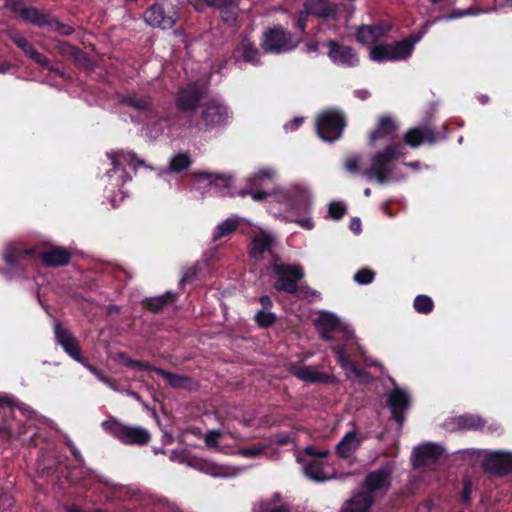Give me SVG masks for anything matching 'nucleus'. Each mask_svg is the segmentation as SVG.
<instances>
[{"mask_svg": "<svg viewBox=\"0 0 512 512\" xmlns=\"http://www.w3.org/2000/svg\"><path fill=\"white\" fill-rule=\"evenodd\" d=\"M268 212L286 223H295L305 230H312L315 223L311 216L313 194L311 188L301 182L279 186L269 194Z\"/></svg>", "mask_w": 512, "mask_h": 512, "instance_id": "obj_1", "label": "nucleus"}, {"mask_svg": "<svg viewBox=\"0 0 512 512\" xmlns=\"http://www.w3.org/2000/svg\"><path fill=\"white\" fill-rule=\"evenodd\" d=\"M315 325L321 337L327 341L341 340L342 344H335L331 348L335 351L337 361L349 378H360L362 371L349 359L356 351L364 356V351L357 342L354 332L343 325L339 318L327 311H321L315 320Z\"/></svg>", "mask_w": 512, "mask_h": 512, "instance_id": "obj_2", "label": "nucleus"}, {"mask_svg": "<svg viewBox=\"0 0 512 512\" xmlns=\"http://www.w3.org/2000/svg\"><path fill=\"white\" fill-rule=\"evenodd\" d=\"M390 29L389 26L373 25L362 26L357 31V40L364 45H373L370 48V59L375 62H393L408 59L415 45L423 34L414 35L402 41L388 44H376Z\"/></svg>", "mask_w": 512, "mask_h": 512, "instance_id": "obj_3", "label": "nucleus"}, {"mask_svg": "<svg viewBox=\"0 0 512 512\" xmlns=\"http://www.w3.org/2000/svg\"><path fill=\"white\" fill-rule=\"evenodd\" d=\"M0 414L4 416L0 423V435L9 438H22L31 443L37 435L36 423L41 420L37 414L24 404H17L12 396L0 395Z\"/></svg>", "mask_w": 512, "mask_h": 512, "instance_id": "obj_4", "label": "nucleus"}, {"mask_svg": "<svg viewBox=\"0 0 512 512\" xmlns=\"http://www.w3.org/2000/svg\"><path fill=\"white\" fill-rule=\"evenodd\" d=\"M403 155V147L399 143H392L383 151L370 157L371 166L363 171V175L367 180L375 181L378 184L401 180L405 176L402 172L403 167L418 169L420 166L419 162L396 163V160Z\"/></svg>", "mask_w": 512, "mask_h": 512, "instance_id": "obj_5", "label": "nucleus"}, {"mask_svg": "<svg viewBox=\"0 0 512 512\" xmlns=\"http://www.w3.org/2000/svg\"><path fill=\"white\" fill-rule=\"evenodd\" d=\"M107 156L111 160L112 169L106 174L108 179L106 193L112 207H116L124 199V193L120 188L131 180V175L127 172L126 167L136 169L138 166L144 165V161L137 159L136 155L129 151H112L107 153Z\"/></svg>", "mask_w": 512, "mask_h": 512, "instance_id": "obj_6", "label": "nucleus"}, {"mask_svg": "<svg viewBox=\"0 0 512 512\" xmlns=\"http://www.w3.org/2000/svg\"><path fill=\"white\" fill-rule=\"evenodd\" d=\"M304 453L310 456L306 459L303 456H298V462L302 463V470L305 476L316 482H324L333 477V472L327 462L323 459L329 455V450H318L315 447L308 446L304 449Z\"/></svg>", "mask_w": 512, "mask_h": 512, "instance_id": "obj_7", "label": "nucleus"}, {"mask_svg": "<svg viewBox=\"0 0 512 512\" xmlns=\"http://www.w3.org/2000/svg\"><path fill=\"white\" fill-rule=\"evenodd\" d=\"M179 0H158L145 13V22L161 29H170L179 19Z\"/></svg>", "mask_w": 512, "mask_h": 512, "instance_id": "obj_8", "label": "nucleus"}, {"mask_svg": "<svg viewBox=\"0 0 512 512\" xmlns=\"http://www.w3.org/2000/svg\"><path fill=\"white\" fill-rule=\"evenodd\" d=\"M101 426L107 433L125 445H145L150 440V433L146 429L124 425L113 417L103 421Z\"/></svg>", "mask_w": 512, "mask_h": 512, "instance_id": "obj_9", "label": "nucleus"}, {"mask_svg": "<svg viewBox=\"0 0 512 512\" xmlns=\"http://www.w3.org/2000/svg\"><path fill=\"white\" fill-rule=\"evenodd\" d=\"M346 122L343 114L335 109L321 112L316 119L318 136L326 141L333 142L340 138Z\"/></svg>", "mask_w": 512, "mask_h": 512, "instance_id": "obj_10", "label": "nucleus"}, {"mask_svg": "<svg viewBox=\"0 0 512 512\" xmlns=\"http://www.w3.org/2000/svg\"><path fill=\"white\" fill-rule=\"evenodd\" d=\"M248 234L250 237L248 248L250 258L260 261L266 254H272L273 248L277 243L276 235L272 231L252 225Z\"/></svg>", "mask_w": 512, "mask_h": 512, "instance_id": "obj_11", "label": "nucleus"}, {"mask_svg": "<svg viewBox=\"0 0 512 512\" xmlns=\"http://www.w3.org/2000/svg\"><path fill=\"white\" fill-rule=\"evenodd\" d=\"M297 45L298 42L292 39L291 34L281 27L267 30L261 41V47L266 53H286L296 48Z\"/></svg>", "mask_w": 512, "mask_h": 512, "instance_id": "obj_12", "label": "nucleus"}, {"mask_svg": "<svg viewBox=\"0 0 512 512\" xmlns=\"http://www.w3.org/2000/svg\"><path fill=\"white\" fill-rule=\"evenodd\" d=\"M277 176V170L272 166L261 167L255 170L247 177V184L249 189H243L239 192V195L244 197L250 195L256 202H260L269 197L268 192L263 190H257L258 187L263 186L268 181L275 179Z\"/></svg>", "mask_w": 512, "mask_h": 512, "instance_id": "obj_13", "label": "nucleus"}, {"mask_svg": "<svg viewBox=\"0 0 512 512\" xmlns=\"http://www.w3.org/2000/svg\"><path fill=\"white\" fill-rule=\"evenodd\" d=\"M275 288L287 293H295L298 289V281L304 276V271L298 265L275 264Z\"/></svg>", "mask_w": 512, "mask_h": 512, "instance_id": "obj_14", "label": "nucleus"}, {"mask_svg": "<svg viewBox=\"0 0 512 512\" xmlns=\"http://www.w3.org/2000/svg\"><path fill=\"white\" fill-rule=\"evenodd\" d=\"M205 95L206 89L202 84H199V82L189 83L178 90L175 103L182 111H194Z\"/></svg>", "mask_w": 512, "mask_h": 512, "instance_id": "obj_15", "label": "nucleus"}, {"mask_svg": "<svg viewBox=\"0 0 512 512\" xmlns=\"http://www.w3.org/2000/svg\"><path fill=\"white\" fill-rule=\"evenodd\" d=\"M228 119L229 112L227 107L217 100H212L202 107L200 124L206 129H213L225 125Z\"/></svg>", "mask_w": 512, "mask_h": 512, "instance_id": "obj_16", "label": "nucleus"}, {"mask_svg": "<svg viewBox=\"0 0 512 512\" xmlns=\"http://www.w3.org/2000/svg\"><path fill=\"white\" fill-rule=\"evenodd\" d=\"M483 468L496 475L504 476L512 471V452L487 451L483 459Z\"/></svg>", "mask_w": 512, "mask_h": 512, "instance_id": "obj_17", "label": "nucleus"}, {"mask_svg": "<svg viewBox=\"0 0 512 512\" xmlns=\"http://www.w3.org/2000/svg\"><path fill=\"white\" fill-rule=\"evenodd\" d=\"M326 46L328 47V57L334 64L343 67L358 65L359 58L351 47L339 44L334 40L328 41Z\"/></svg>", "mask_w": 512, "mask_h": 512, "instance_id": "obj_18", "label": "nucleus"}, {"mask_svg": "<svg viewBox=\"0 0 512 512\" xmlns=\"http://www.w3.org/2000/svg\"><path fill=\"white\" fill-rule=\"evenodd\" d=\"M188 466L196 470H199L207 475L217 478H230L237 475L240 472L239 469L224 465H218L212 461L198 457H192L191 459H189Z\"/></svg>", "mask_w": 512, "mask_h": 512, "instance_id": "obj_19", "label": "nucleus"}, {"mask_svg": "<svg viewBox=\"0 0 512 512\" xmlns=\"http://www.w3.org/2000/svg\"><path fill=\"white\" fill-rule=\"evenodd\" d=\"M304 6L305 10L300 13L297 21V26L302 30L305 28L308 14L328 18L335 13V8L326 0H307Z\"/></svg>", "mask_w": 512, "mask_h": 512, "instance_id": "obj_20", "label": "nucleus"}, {"mask_svg": "<svg viewBox=\"0 0 512 512\" xmlns=\"http://www.w3.org/2000/svg\"><path fill=\"white\" fill-rule=\"evenodd\" d=\"M443 452V448L434 443L420 445L413 450L412 463L416 467L434 463L442 456Z\"/></svg>", "mask_w": 512, "mask_h": 512, "instance_id": "obj_21", "label": "nucleus"}, {"mask_svg": "<svg viewBox=\"0 0 512 512\" xmlns=\"http://www.w3.org/2000/svg\"><path fill=\"white\" fill-rule=\"evenodd\" d=\"M180 126L174 118H161L147 126V136L156 140L162 136L174 138L178 134Z\"/></svg>", "mask_w": 512, "mask_h": 512, "instance_id": "obj_22", "label": "nucleus"}, {"mask_svg": "<svg viewBox=\"0 0 512 512\" xmlns=\"http://www.w3.org/2000/svg\"><path fill=\"white\" fill-rule=\"evenodd\" d=\"M54 332L57 342L62 346L65 352L78 362H82L78 342L73 334L64 329L58 322L54 323Z\"/></svg>", "mask_w": 512, "mask_h": 512, "instance_id": "obj_23", "label": "nucleus"}, {"mask_svg": "<svg viewBox=\"0 0 512 512\" xmlns=\"http://www.w3.org/2000/svg\"><path fill=\"white\" fill-rule=\"evenodd\" d=\"M439 137L430 125H423L409 129L404 135V141L410 147L416 148L422 143H435Z\"/></svg>", "mask_w": 512, "mask_h": 512, "instance_id": "obj_24", "label": "nucleus"}, {"mask_svg": "<svg viewBox=\"0 0 512 512\" xmlns=\"http://www.w3.org/2000/svg\"><path fill=\"white\" fill-rule=\"evenodd\" d=\"M366 436L358 431L347 432L336 445V452L341 458L351 457L361 446Z\"/></svg>", "mask_w": 512, "mask_h": 512, "instance_id": "obj_25", "label": "nucleus"}, {"mask_svg": "<svg viewBox=\"0 0 512 512\" xmlns=\"http://www.w3.org/2000/svg\"><path fill=\"white\" fill-rule=\"evenodd\" d=\"M392 468L389 465L371 472L365 480L366 492L372 495V492L385 491L390 486V475Z\"/></svg>", "mask_w": 512, "mask_h": 512, "instance_id": "obj_26", "label": "nucleus"}, {"mask_svg": "<svg viewBox=\"0 0 512 512\" xmlns=\"http://www.w3.org/2000/svg\"><path fill=\"white\" fill-rule=\"evenodd\" d=\"M410 405V396L407 391L395 388L389 395V406L392 410L394 419L402 424L404 421L403 412Z\"/></svg>", "mask_w": 512, "mask_h": 512, "instance_id": "obj_27", "label": "nucleus"}, {"mask_svg": "<svg viewBox=\"0 0 512 512\" xmlns=\"http://www.w3.org/2000/svg\"><path fill=\"white\" fill-rule=\"evenodd\" d=\"M397 125L389 117H382L379 120L377 129L370 134L369 140L373 145L377 140H384L387 143L386 147L395 142Z\"/></svg>", "mask_w": 512, "mask_h": 512, "instance_id": "obj_28", "label": "nucleus"}, {"mask_svg": "<svg viewBox=\"0 0 512 512\" xmlns=\"http://www.w3.org/2000/svg\"><path fill=\"white\" fill-rule=\"evenodd\" d=\"M233 58L236 63L240 61H244L252 65H258L260 63V53L255 43L247 37L241 40L234 51Z\"/></svg>", "mask_w": 512, "mask_h": 512, "instance_id": "obj_29", "label": "nucleus"}, {"mask_svg": "<svg viewBox=\"0 0 512 512\" xmlns=\"http://www.w3.org/2000/svg\"><path fill=\"white\" fill-rule=\"evenodd\" d=\"M11 9L23 20L27 22H31L37 26L43 27L47 25H51L50 20L47 18L45 14L40 13L37 9L33 7L24 6L20 2H11Z\"/></svg>", "mask_w": 512, "mask_h": 512, "instance_id": "obj_30", "label": "nucleus"}, {"mask_svg": "<svg viewBox=\"0 0 512 512\" xmlns=\"http://www.w3.org/2000/svg\"><path fill=\"white\" fill-rule=\"evenodd\" d=\"M290 372L307 383H328L331 380L328 374L306 365H291Z\"/></svg>", "mask_w": 512, "mask_h": 512, "instance_id": "obj_31", "label": "nucleus"}, {"mask_svg": "<svg viewBox=\"0 0 512 512\" xmlns=\"http://www.w3.org/2000/svg\"><path fill=\"white\" fill-rule=\"evenodd\" d=\"M70 253L60 247H54L48 251L40 253V258L46 266H64L70 260Z\"/></svg>", "mask_w": 512, "mask_h": 512, "instance_id": "obj_32", "label": "nucleus"}, {"mask_svg": "<svg viewBox=\"0 0 512 512\" xmlns=\"http://www.w3.org/2000/svg\"><path fill=\"white\" fill-rule=\"evenodd\" d=\"M373 501V495L370 493H358L349 502H347L341 512H368Z\"/></svg>", "mask_w": 512, "mask_h": 512, "instance_id": "obj_33", "label": "nucleus"}, {"mask_svg": "<svg viewBox=\"0 0 512 512\" xmlns=\"http://www.w3.org/2000/svg\"><path fill=\"white\" fill-rule=\"evenodd\" d=\"M244 219L239 217L227 218L220 222L214 229L212 234V241L217 242L222 238L231 235Z\"/></svg>", "mask_w": 512, "mask_h": 512, "instance_id": "obj_34", "label": "nucleus"}, {"mask_svg": "<svg viewBox=\"0 0 512 512\" xmlns=\"http://www.w3.org/2000/svg\"><path fill=\"white\" fill-rule=\"evenodd\" d=\"M215 173L201 172L196 175L194 180V188L202 195H214Z\"/></svg>", "mask_w": 512, "mask_h": 512, "instance_id": "obj_35", "label": "nucleus"}, {"mask_svg": "<svg viewBox=\"0 0 512 512\" xmlns=\"http://www.w3.org/2000/svg\"><path fill=\"white\" fill-rule=\"evenodd\" d=\"M28 254L29 252L27 250H22L18 244H9L4 248L1 256L7 265L11 268H15L17 267L19 260Z\"/></svg>", "mask_w": 512, "mask_h": 512, "instance_id": "obj_36", "label": "nucleus"}, {"mask_svg": "<svg viewBox=\"0 0 512 512\" xmlns=\"http://www.w3.org/2000/svg\"><path fill=\"white\" fill-rule=\"evenodd\" d=\"M192 164L191 156L186 152L177 153L169 163L168 168L163 171V175L169 172L178 173L187 169Z\"/></svg>", "mask_w": 512, "mask_h": 512, "instance_id": "obj_37", "label": "nucleus"}, {"mask_svg": "<svg viewBox=\"0 0 512 512\" xmlns=\"http://www.w3.org/2000/svg\"><path fill=\"white\" fill-rule=\"evenodd\" d=\"M221 17L225 23L233 24L238 17V0H227L225 4L218 7Z\"/></svg>", "mask_w": 512, "mask_h": 512, "instance_id": "obj_38", "label": "nucleus"}, {"mask_svg": "<svg viewBox=\"0 0 512 512\" xmlns=\"http://www.w3.org/2000/svg\"><path fill=\"white\" fill-rule=\"evenodd\" d=\"M456 422L461 429H478L483 426V420L472 414L461 415L456 419Z\"/></svg>", "mask_w": 512, "mask_h": 512, "instance_id": "obj_39", "label": "nucleus"}, {"mask_svg": "<svg viewBox=\"0 0 512 512\" xmlns=\"http://www.w3.org/2000/svg\"><path fill=\"white\" fill-rule=\"evenodd\" d=\"M153 370L156 371L161 376H163L172 387L184 388V387H186L187 383L189 382V379L186 377L172 374L170 372H167L165 370L158 369V368H153Z\"/></svg>", "mask_w": 512, "mask_h": 512, "instance_id": "obj_40", "label": "nucleus"}, {"mask_svg": "<svg viewBox=\"0 0 512 512\" xmlns=\"http://www.w3.org/2000/svg\"><path fill=\"white\" fill-rule=\"evenodd\" d=\"M214 195L226 196L229 194L228 189L231 184V178L226 175L215 174Z\"/></svg>", "mask_w": 512, "mask_h": 512, "instance_id": "obj_41", "label": "nucleus"}, {"mask_svg": "<svg viewBox=\"0 0 512 512\" xmlns=\"http://www.w3.org/2000/svg\"><path fill=\"white\" fill-rule=\"evenodd\" d=\"M414 309L421 314H428L433 310V300L427 295H418L414 299Z\"/></svg>", "mask_w": 512, "mask_h": 512, "instance_id": "obj_42", "label": "nucleus"}, {"mask_svg": "<svg viewBox=\"0 0 512 512\" xmlns=\"http://www.w3.org/2000/svg\"><path fill=\"white\" fill-rule=\"evenodd\" d=\"M255 321L261 327H269L276 321V315L270 310H259L255 314Z\"/></svg>", "mask_w": 512, "mask_h": 512, "instance_id": "obj_43", "label": "nucleus"}, {"mask_svg": "<svg viewBox=\"0 0 512 512\" xmlns=\"http://www.w3.org/2000/svg\"><path fill=\"white\" fill-rule=\"evenodd\" d=\"M268 444L254 445L250 448H243L237 451V454L246 458H256L262 455L268 448Z\"/></svg>", "mask_w": 512, "mask_h": 512, "instance_id": "obj_44", "label": "nucleus"}, {"mask_svg": "<svg viewBox=\"0 0 512 512\" xmlns=\"http://www.w3.org/2000/svg\"><path fill=\"white\" fill-rule=\"evenodd\" d=\"M175 298V294L172 292H167L161 297H156L150 300L149 307L154 311H160L163 309L164 305L167 302L173 301Z\"/></svg>", "mask_w": 512, "mask_h": 512, "instance_id": "obj_45", "label": "nucleus"}, {"mask_svg": "<svg viewBox=\"0 0 512 512\" xmlns=\"http://www.w3.org/2000/svg\"><path fill=\"white\" fill-rule=\"evenodd\" d=\"M252 512H288L282 507L275 506L270 500H261L257 502Z\"/></svg>", "mask_w": 512, "mask_h": 512, "instance_id": "obj_46", "label": "nucleus"}, {"mask_svg": "<svg viewBox=\"0 0 512 512\" xmlns=\"http://www.w3.org/2000/svg\"><path fill=\"white\" fill-rule=\"evenodd\" d=\"M225 436V433L218 430H210L208 431L204 436L205 444L208 447L216 448L218 447V441L220 439H223Z\"/></svg>", "mask_w": 512, "mask_h": 512, "instance_id": "obj_47", "label": "nucleus"}, {"mask_svg": "<svg viewBox=\"0 0 512 512\" xmlns=\"http://www.w3.org/2000/svg\"><path fill=\"white\" fill-rule=\"evenodd\" d=\"M375 277V273L369 269H360L355 275L354 280L360 285L370 284Z\"/></svg>", "mask_w": 512, "mask_h": 512, "instance_id": "obj_48", "label": "nucleus"}, {"mask_svg": "<svg viewBox=\"0 0 512 512\" xmlns=\"http://www.w3.org/2000/svg\"><path fill=\"white\" fill-rule=\"evenodd\" d=\"M346 212V206L342 202H331L329 204L328 213L329 217L334 220H339Z\"/></svg>", "mask_w": 512, "mask_h": 512, "instance_id": "obj_49", "label": "nucleus"}, {"mask_svg": "<svg viewBox=\"0 0 512 512\" xmlns=\"http://www.w3.org/2000/svg\"><path fill=\"white\" fill-rule=\"evenodd\" d=\"M119 358L121 359L122 363L128 367L134 368V369H140V370H153V367L148 365L145 362L133 360L124 354H120Z\"/></svg>", "mask_w": 512, "mask_h": 512, "instance_id": "obj_50", "label": "nucleus"}, {"mask_svg": "<svg viewBox=\"0 0 512 512\" xmlns=\"http://www.w3.org/2000/svg\"><path fill=\"white\" fill-rule=\"evenodd\" d=\"M361 157L358 155H351L345 159V168L352 174H357L361 171L360 169Z\"/></svg>", "mask_w": 512, "mask_h": 512, "instance_id": "obj_51", "label": "nucleus"}, {"mask_svg": "<svg viewBox=\"0 0 512 512\" xmlns=\"http://www.w3.org/2000/svg\"><path fill=\"white\" fill-rule=\"evenodd\" d=\"M11 39L26 55L31 49H33V46L19 33H14L11 36Z\"/></svg>", "mask_w": 512, "mask_h": 512, "instance_id": "obj_52", "label": "nucleus"}, {"mask_svg": "<svg viewBox=\"0 0 512 512\" xmlns=\"http://www.w3.org/2000/svg\"><path fill=\"white\" fill-rule=\"evenodd\" d=\"M123 102L137 110H146L149 108V103L144 99H137L134 97H126Z\"/></svg>", "mask_w": 512, "mask_h": 512, "instance_id": "obj_53", "label": "nucleus"}, {"mask_svg": "<svg viewBox=\"0 0 512 512\" xmlns=\"http://www.w3.org/2000/svg\"><path fill=\"white\" fill-rule=\"evenodd\" d=\"M27 56L30 57L36 63L40 64L41 66L46 67L49 70H52V68L49 66L48 60L39 52H37L34 48L28 52Z\"/></svg>", "mask_w": 512, "mask_h": 512, "instance_id": "obj_54", "label": "nucleus"}, {"mask_svg": "<svg viewBox=\"0 0 512 512\" xmlns=\"http://www.w3.org/2000/svg\"><path fill=\"white\" fill-rule=\"evenodd\" d=\"M271 443L277 444V445H288L294 443V438L292 437V434L290 433H281L279 435H276L272 440Z\"/></svg>", "mask_w": 512, "mask_h": 512, "instance_id": "obj_55", "label": "nucleus"}, {"mask_svg": "<svg viewBox=\"0 0 512 512\" xmlns=\"http://www.w3.org/2000/svg\"><path fill=\"white\" fill-rule=\"evenodd\" d=\"M14 504V500L11 495L5 493L0 496V509L5 511L11 508Z\"/></svg>", "mask_w": 512, "mask_h": 512, "instance_id": "obj_56", "label": "nucleus"}, {"mask_svg": "<svg viewBox=\"0 0 512 512\" xmlns=\"http://www.w3.org/2000/svg\"><path fill=\"white\" fill-rule=\"evenodd\" d=\"M302 123H303L302 117H295L289 123L284 125V129L286 131H294V130L298 129Z\"/></svg>", "mask_w": 512, "mask_h": 512, "instance_id": "obj_57", "label": "nucleus"}, {"mask_svg": "<svg viewBox=\"0 0 512 512\" xmlns=\"http://www.w3.org/2000/svg\"><path fill=\"white\" fill-rule=\"evenodd\" d=\"M476 14L477 13L471 12L470 10H462V11L456 12V13H454L452 15L443 17L442 19L450 20V19L460 18V17H463L465 15H476ZM440 19L441 18H438L437 20H440Z\"/></svg>", "mask_w": 512, "mask_h": 512, "instance_id": "obj_58", "label": "nucleus"}, {"mask_svg": "<svg viewBox=\"0 0 512 512\" xmlns=\"http://www.w3.org/2000/svg\"><path fill=\"white\" fill-rule=\"evenodd\" d=\"M68 445L71 449V452L75 458V460L79 463V464H83L84 462V459L80 453V451L75 447V445L72 443V442H68Z\"/></svg>", "mask_w": 512, "mask_h": 512, "instance_id": "obj_59", "label": "nucleus"}, {"mask_svg": "<svg viewBox=\"0 0 512 512\" xmlns=\"http://www.w3.org/2000/svg\"><path fill=\"white\" fill-rule=\"evenodd\" d=\"M470 495H471V483L469 481H465L464 489L462 492V500L464 502H468L470 500Z\"/></svg>", "mask_w": 512, "mask_h": 512, "instance_id": "obj_60", "label": "nucleus"}, {"mask_svg": "<svg viewBox=\"0 0 512 512\" xmlns=\"http://www.w3.org/2000/svg\"><path fill=\"white\" fill-rule=\"evenodd\" d=\"M259 302L262 306V308L260 310H270V308L272 306V301H271L270 297L261 296L259 299Z\"/></svg>", "mask_w": 512, "mask_h": 512, "instance_id": "obj_61", "label": "nucleus"}, {"mask_svg": "<svg viewBox=\"0 0 512 512\" xmlns=\"http://www.w3.org/2000/svg\"><path fill=\"white\" fill-rule=\"evenodd\" d=\"M350 229L355 233L359 234L361 232V221L359 218H353L350 223Z\"/></svg>", "mask_w": 512, "mask_h": 512, "instance_id": "obj_62", "label": "nucleus"}, {"mask_svg": "<svg viewBox=\"0 0 512 512\" xmlns=\"http://www.w3.org/2000/svg\"><path fill=\"white\" fill-rule=\"evenodd\" d=\"M207 6L218 8L220 5L226 3L227 0H203Z\"/></svg>", "mask_w": 512, "mask_h": 512, "instance_id": "obj_63", "label": "nucleus"}, {"mask_svg": "<svg viewBox=\"0 0 512 512\" xmlns=\"http://www.w3.org/2000/svg\"><path fill=\"white\" fill-rule=\"evenodd\" d=\"M170 459L179 461L181 463H187L189 460H186L184 456L179 455L177 452L173 451L170 455Z\"/></svg>", "mask_w": 512, "mask_h": 512, "instance_id": "obj_64", "label": "nucleus"}]
</instances>
